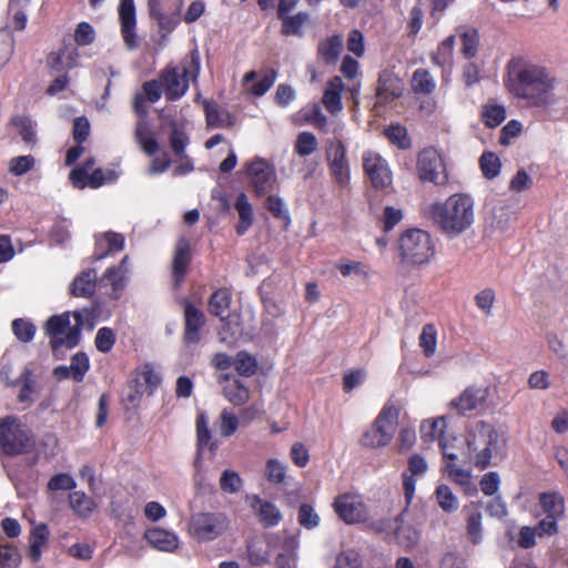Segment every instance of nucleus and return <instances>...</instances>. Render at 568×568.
<instances>
[{"label":"nucleus","instance_id":"obj_1","mask_svg":"<svg viewBox=\"0 0 568 568\" xmlns=\"http://www.w3.org/2000/svg\"><path fill=\"white\" fill-rule=\"evenodd\" d=\"M506 85L517 98L534 106L549 108L558 101L556 79L538 65L528 64L514 69Z\"/></svg>","mask_w":568,"mask_h":568},{"label":"nucleus","instance_id":"obj_2","mask_svg":"<svg viewBox=\"0 0 568 568\" xmlns=\"http://www.w3.org/2000/svg\"><path fill=\"white\" fill-rule=\"evenodd\" d=\"M466 446L463 453L465 459L483 470L496 465L497 459H503L506 438L494 425L478 420L467 429Z\"/></svg>","mask_w":568,"mask_h":568},{"label":"nucleus","instance_id":"obj_3","mask_svg":"<svg viewBox=\"0 0 568 568\" xmlns=\"http://www.w3.org/2000/svg\"><path fill=\"white\" fill-rule=\"evenodd\" d=\"M428 215L448 237H456L471 227L475 221V203L471 196L456 193L444 202L429 205Z\"/></svg>","mask_w":568,"mask_h":568},{"label":"nucleus","instance_id":"obj_4","mask_svg":"<svg viewBox=\"0 0 568 568\" xmlns=\"http://www.w3.org/2000/svg\"><path fill=\"white\" fill-rule=\"evenodd\" d=\"M90 316L91 313L88 310H82L50 317L45 324V332L51 337L52 348L75 347L79 344L84 321H88Z\"/></svg>","mask_w":568,"mask_h":568},{"label":"nucleus","instance_id":"obj_5","mask_svg":"<svg viewBox=\"0 0 568 568\" xmlns=\"http://www.w3.org/2000/svg\"><path fill=\"white\" fill-rule=\"evenodd\" d=\"M344 128V122H334L332 129L334 136L327 138L324 141L325 160L329 175L342 189L347 187L351 181V164L347 155V145L341 138Z\"/></svg>","mask_w":568,"mask_h":568},{"label":"nucleus","instance_id":"obj_6","mask_svg":"<svg viewBox=\"0 0 568 568\" xmlns=\"http://www.w3.org/2000/svg\"><path fill=\"white\" fill-rule=\"evenodd\" d=\"M36 447L32 432L16 415L0 418V455L14 457L31 453Z\"/></svg>","mask_w":568,"mask_h":568},{"label":"nucleus","instance_id":"obj_7","mask_svg":"<svg viewBox=\"0 0 568 568\" xmlns=\"http://www.w3.org/2000/svg\"><path fill=\"white\" fill-rule=\"evenodd\" d=\"M200 54L194 50L190 54V62L186 65H168L161 73V82L168 100L174 101L182 98L190 85V78L196 80L200 73Z\"/></svg>","mask_w":568,"mask_h":568},{"label":"nucleus","instance_id":"obj_8","mask_svg":"<svg viewBox=\"0 0 568 568\" xmlns=\"http://www.w3.org/2000/svg\"><path fill=\"white\" fill-rule=\"evenodd\" d=\"M230 527L229 517L222 511H197L190 517L187 531L199 542L215 540Z\"/></svg>","mask_w":568,"mask_h":568},{"label":"nucleus","instance_id":"obj_9","mask_svg":"<svg viewBox=\"0 0 568 568\" xmlns=\"http://www.w3.org/2000/svg\"><path fill=\"white\" fill-rule=\"evenodd\" d=\"M399 253L403 260L412 264H425L435 254V246L428 232L410 229L399 239Z\"/></svg>","mask_w":568,"mask_h":568},{"label":"nucleus","instance_id":"obj_10","mask_svg":"<svg viewBox=\"0 0 568 568\" xmlns=\"http://www.w3.org/2000/svg\"><path fill=\"white\" fill-rule=\"evenodd\" d=\"M398 415L395 406H385L373 425L363 434L361 445L366 448L386 446L396 432Z\"/></svg>","mask_w":568,"mask_h":568},{"label":"nucleus","instance_id":"obj_11","mask_svg":"<svg viewBox=\"0 0 568 568\" xmlns=\"http://www.w3.org/2000/svg\"><path fill=\"white\" fill-rule=\"evenodd\" d=\"M417 171L420 180L436 185H444L448 180L442 155L434 148L424 149L419 153Z\"/></svg>","mask_w":568,"mask_h":568},{"label":"nucleus","instance_id":"obj_12","mask_svg":"<svg viewBox=\"0 0 568 568\" xmlns=\"http://www.w3.org/2000/svg\"><path fill=\"white\" fill-rule=\"evenodd\" d=\"M363 169L376 190H386L393 184V173L387 161L377 152L367 150L362 155Z\"/></svg>","mask_w":568,"mask_h":568},{"label":"nucleus","instance_id":"obj_13","mask_svg":"<svg viewBox=\"0 0 568 568\" xmlns=\"http://www.w3.org/2000/svg\"><path fill=\"white\" fill-rule=\"evenodd\" d=\"M251 184L256 195L270 193L276 183V173L273 165L262 158H255L246 169Z\"/></svg>","mask_w":568,"mask_h":568},{"label":"nucleus","instance_id":"obj_14","mask_svg":"<svg viewBox=\"0 0 568 568\" xmlns=\"http://www.w3.org/2000/svg\"><path fill=\"white\" fill-rule=\"evenodd\" d=\"M334 509L339 518L347 524L363 523L368 517L366 505L362 497L355 494H344L336 497Z\"/></svg>","mask_w":568,"mask_h":568},{"label":"nucleus","instance_id":"obj_15","mask_svg":"<svg viewBox=\"0 0 568 568\" xmlns=\"http://www.w3.org/2000/svg\"><path fill=\"white\" fill-rule=\"evenodd\" d=\"M119 16L121 21V33L129 50L139 47V38L135 32L136 18L133 0H120Z\"/></svg>","mask_w":568,"mask_h":568},{"label":"nucleus","instance_id":"obj_16","mask_svg":"<svg viewBox=\"0 0 568 568\" xmlns=\"http://www.w3.org/2000/svg\"><path fill=\"white\" fill-rule=\"evenodd\" d=\"M376 529L382 531L393 529L396 540L404 547H413L419 540V532L412 525L405 524L404 514L396 516L394 521L381 520L376 524Z\"/></svg>","mask_w":568,"mask_h":568},{"label":"nucleus","instance_id":"obj_17","mask_svg":"<svg viewBox=\"0 0 568 568\" xmlns=\"http://www.w3.org/2000/svg\"><path fill=\"white\" fill-rule=\"evenodd\" d=\"M245 501L264 527H274L282 520V513L277 506L258 495H247Z\"/></svg>","mask_w":568,"mask_h":568},{"label":"nucleus","instance_id":"obj_18","mask_svg":"<svg viewBox=\"0 0 568 568\" xmlns=\"http://www.w3.org/2000/svg\"><path fill=\"white\" fill-rule=\"evenodd\" d=\"M428 469V464L426 459L418 455L414 454L408 459V469L403 473V489L407 504H410L415 490H416V477H422L426 474Z\"/></svg>","mask_w":568,"mask_h":568},{"label":"nucleus","instance_id":"obj_19","mask_svg":"<svg viewBox=\"0 0 568 568\" xmlns=\"http://www.w3.org/2000/svg\"><path fill=\"white\" fill-rule=\"evenodd\" d=\"M487 398V390L479 387H468L458 397L449 403V407L458 415L478 409L484 406Z\"/></svg>","mask_w":568,"mask_h":568},{"label":"nucleus","instance_id":"obj_20","mask_svg":"<svg viewBox=\"0 0 568 568\" xmlns=\"http://www.w3.org/2000/svg\"><path fill=\"white\" fill-rule=\"evenodd\" d=\"M90 368L89 357L83 352L75 353L70 361V365H60L53 369V375L58 381L71 378L77 383L83 381Z\"/></svg>","mask_w":568,"mask_h":568},{"label":"nucleus","instance_id":"obj_21","mask_svg":"<svg viewBox=\"0 0 568 568\" xmlns=\"http://www.w3.org/2000/svg\"><path fill=\"white\" fill-rule=\"evenodd\" d=\"M345 85L341 77H332L328 79L323 92L322 103L324 108L332 114H338L343 110L342 92Z\"/></svg>","mask_w":568,"mask_h":568},{"label":"nucleus","instance_id":"obj_22","mask_svg":"<svg viewBox=\"0 0 568 568\" xmlns=\"http://www.w3.org/2000/svg\"><path fill=\"white\" fill-rule=\"evenodd\" d=\"M79 53L77 48L65 45L58 52H51L47 58V65L52 72H67L77 65Z\"/></svg>","mask_w":568,"mask_h":568},{"label":"nucleus","instance_id":"obj_23","mask_svg":"<svg viewBox=\"0 0 568 568\" xmlns=\"http://www.w3.org/2000/svg\"><path fill=\"white\" fill-rule=\"evenodd\" d=\"M184 339L189 344H195L200 341V329L205 323L204 314L192 303H186L184 307Z\"/></svg>","mask_w":568,"mask_h":568},{"label":"nucleus","instance_id":"obj_24","mask_svg":"<svg viewBox=\"0 0 568 568\" xmlns=\"http://www.w3.org/2000/svg\"><path fill=\"white\" fill-rule=\"evenodd\" d=\"M220 383L223 384L224 397L231 404L242 406L248 400L250 390L240 379L225 374L220 377Z\"/></svg>","mask_w":568,"mask_h":568},{"label":"nucleus","instance_id":"obj_25","mask_svg":"<svg viewBox=\"0 0 568 568\" xmlns=\"http://www.w3.org/2000/svg\"><path fill=\"white\" fill-rule=\"evenodd\" d=\"M191 262V246L190 242L185 237H181L175 243L173 262H172V273L173 277L179 284L187 270V266Z\"/></svg>","mask_w":568,"mask_h":568},{"label":"nucleus","instance_id":"obj_26","mask_svg":"<svg viewBox=\"0 0 568 568\" xmlns=\"http://www.w3.org/2000/svg\"><path fill=\"white\" fill-rule=\"evenodd\" d=\"M463 511L466 515V531L468 538L471 542L479 544L483 539V515L480 505L478 503L471 501L470 504L464 506Z\"/></svg>","mask_w":568,"mask_h":568},{"label":"nucleus","instance_id":"obj_27","mask_svg":"<svg viewBox=\"0 0 568 568\" xmlns=\"http://www.w3.org/2000/svg\"><path fill=\"white\" fill-rule=\"evenodd\" d=\"M146 541L160 551H174L179 546L178 536L162 528L148 529L144 534Z\"/></svg>","mask_w":568,"mask_h":568},{"label":"nucleus","instance_id":"obj_28","mask_svg":"<svg viewBox=\"0 0 568 568\" xmlns=\"http://www.w3.org/2000/svg\"><path fill=\"white\" fill-rule=\"evenodd\" d=\"M203 106L205 111L206 125L209 128H230L234 124V116L221 108L216 102L204 100Z\"/></svg>","mask_w":568,"mask_h":568},{"label":"nucleus","instance_id":"obj_29","mask_svg":"<svg viewBox=\"0 0 568 568\" xmlns=\"http://www.w3.org/2000/svg\"><path fill=\"white\" fill-rule=\"evenodd\" d=\"M231 300L232 294L227 288H219L211 295L209 301V312L221 318L223 322V328H225L226 325H230L225 313L231 305Z\"/></svg>","mask_w":568,"mask_h":568},{"label":"nucleus","instance_id":"obj_30","mask_svg":"<svg viewBox=\"0 0 568 568\" xmlns=\"http://www.w3.org/2000/svg\"><path fill=\"white\" fill-rule=\"evenodd\" d=\"M398 82L399 80L389 72L379 75L376 94L381 102L387 103L400 95Z\"/></svg>","mask_w":568,"mask_h":568},{"label":"nucleus","instance_id":"obj_31","mask_svg":"<svg viewBox=\"0 0 568 568\" xmlns=\"http://www.w3.org/2000/svg\"><path fill=\"white\" fill-rule=\"evenodd\" d=\"M97 286V271L89 270L79 274L71 284V293L78 297L91 296Z\"/></svg>","mask_w":568,"mask_h":568},{"label":"nucleus","instance_id":"obj_32","mask_svg":"<svg viewBox=\"0 0 568 568\" xmlns=\"http://www.w3.org/2000/svg\"><path fill=\"white\" fill-rule=\"evenodd\" d=\"M196 444H197V457L195 464L199 465L201 460V454L204 448L210 450L216 449V442L212 439V434L207 425V418L204 414L199 415L196 419Z\"/></svg>","mask_w":568,"mask_h":568},{"label":"nucleus","instance_id":"obj_33","mask_svg":"<svg viewBox=\"0 0 568 568\" xmlns=\"http://www.w3.org/2000/svg\"><path fill=\"white\" fill-rule=\"evenodd\" d=\"M235 209L239 213L236 233L243 235L253 224V209L244 193H240L235 201Z\"/></svg>","mask_w":568,"mask_h":568},{"label":"nucleus","instance_id":"obj_34","mask_svg":"<svg viewBox=\"0 0 568 568\" xmlns=\"http://www.w3.org/2000/svg\"><path fill=\"white\" fill-rule=\"evenodd\" d=\"M124 237L120 233L106 232L100 237L97 239V248L102 251L101 253H97L94 258L102 260L109 253L119 252L123 248Z\"/></svg>","mask_w":568,"mask_h":568},{"label":"nucleus","instance_id":"obj_35","mask_svg":"<svg viewBox=\"0 0 568 568\" xmlns=\"http://www.w3.org/2000/svg\"><path fill=\"white\" fill-rule=\"evenodd\" d=\"M445 469L450 479L459 485L467 495H471L477 491L469 470H466L454 463H446Z\"/></svg>","mask_w":568,"mask_h":568},{"label":"nucleus","instance_id":"obj_36","mask_svg":"<svg viewBox=\"0 0 568 568\" xmlns=\"http://www.w3.org/2000/svg\"><path fill=\"white\" fill-rule=\"evenodd\" d=\"M434 497L437 505L444 513L453 514L459 508V500L453 493L452 488L446 484H439L435 491Z\"/></svg>","mask_w":568,"mask_h":568},{"label":"nucleus","instance_id":"obj_37","mask_svg":"<svg viewBox=\"0 0 568 568\" xmlns=\"http://www.w3.org/2000/svg\"><path fill=\"white\" fill-rule=\"evenodd\" d=\"M539 501L544 511L551 517L559 518L565 513V499L559 493H541Z\"/></svg>","mask_w":568,"mask_h":568},{"label":"nucleus","instance_id":"obj_38","mask_svg":"<svg viewBox=\"0 0 568 568\" xmlns=\"http://www.w3.org/2000/svg\"><path fill=\"white\" fill-rule=\"evenodd\" d=\"M318 150V141L313 132L302 131L294 142V151L301 158L314 154Z\"/></svg>","mask_w":568,"mask_h":568},{"label":"nucleus","instance_id":"obj_39","mask_svg":"<svg viewBox=\"0 0 568 568\" xmlns=\"http://www.w3.org/2000/svg\"><path fill=\"white\" fill-rule=\"evenodd\" d=\"M308 19L310 14L304 11H300L296 14L282 19V34L302 37L303 27L308 21Z\"/></svg>","mask_w":568,"mask_h":568},{"label":"nucleus","instance_id":"obj_40","mask_svg":"<svg viewBox=\"0 0 568 568\" xmlns=\"http://www.w3.org/2000/svg\"><path fill=\"white\" fill-rule=\"evenodd\" d=\"M343 50V38L332 36L318 45V52L327 63H334Z\"/></svg>","mask_w":568,"mask_h":568},{"label":"nucleus","instance_id":"obj_41","mask_svg":"<svg viewBox=\"0 0 568 568\" xmlns=\"http://www.w3.org/2000/svg\"><path fill=\"white\" fill-rule=\"evenodd\" d=\"M135 141L148 155H154L159 151V143L150 133L144 123H138L135 128Z\"/></svg>","mask_w":568,"mask_h":568},{"label":"nucleus","instance_id":"obj_42","mask_svg":"<svg viewBox=\"0 0 568 568\" xmlns=\"http://www.w3.org/2000/svg\"><path fill=\"white\" fill-rule=\"evenodd\" d=\"M171 128H172V131H171L170 139H169L170 146H171L173 153L179 159L182 160L185 158V149H186L187 144L190 143L189 135L175 122L171 123Z\"/></svg>","mask_w":568,"mask_h":568},{"label":"nucleus","instance_id":"obj_43","mask_svg":"<svg viewBox=\"0 0 568 568\" xmlns=\"http://www.w3.org/2000/svg\"><path fill=\"white\" fill-rule=\"evenodd\" d=\"M462 52L466 59H471L477 54L479 45V34L476 29L462 28Z\"/></svg>","mask_w":568,"mask_h":568},{"label":"nucleus","instance_id":"obj_44","mask_svg":"<svg viewBox=\"0 0 568 568\" xmlns=\"http://www.w3.org/2000/svg\"><path fill=\"white\" fill-rule=\"evenodd\" d=\"M436 83L430 73L425 69H417L413 73L412 88L414 92L430 94L435 90Z\"/></svg>","mask_w":568,"mask_h":568},{"label":"nucleus","instance_id":"obj_45","mask_svg":"<svg viewBox=\"0 0 568 568\" xmlns=\"http://www.w3.org/2000/svg\"><path fill=\"white\" fill-rule=\"evenodd\" d=\"M220 488L226 494H237L242 490L244 481L240 474L232 469H225L220 477Z\"/></svg>","mask_w":568,"mask_h":568},{"label":"nucleus","instance_id":"obj_46","mask_svg":"<svg viewBox=\"0 0 568 568\" xmlns=\"http://www.w3.org/2000/svg\"><path fill=\"white\" fill-rule=\"evenodd\" d=\"M126 272L128 270H121V267H109L104 273V277L112 286L111 296L114 300L120 297L121 292L126 284Z\"/></svg>","mask_w":568,"mask_h":568},{"label":"nucleus","instance_id":"obj_47","mask_svg":"<svg viewBox=\"0 0 568 568\" xmlns=\"http://www.w3.org/2000/svg\"><path fill=\"white\" fill-rule=\"evenodd\" d=\"M480 170L485 178H496L501 168V162L498 155L494 152H484L479 159Z\"/></svg>","mask_w":568,"mask_h":568},{"label":"nucleus","instance_id":"obj_48","mask_svg":"<svg viewBox=\"0 0 568 568\" xmlns=\"http://www.w3.org/2000/svg\"><path fill=\"white\" fill-rule=\"evenodd\" d=\"M419 346L422 347L425 356L430 357L435 354L437 346V332L434 325L427 324L423 327L419 336Z\"/></svg>","mask_w":568,"mask_h":568},{"label":"nucleus","instance_id":"obj_49","mask_svg":"<svg viewBox=\"0 0 568 568\" xmlns=\"http://www.w3.org/2000/svg\"><path fill=\"white\" fill-rule=\"evenodd\" d=\"M506 118V110L499 104H486L481 110V119L489 128L498 126Z\"/></svg>","mask_w":568,"mask_h":568},{"label":"nucleus","instance_id":"obj_50","mask_svg":"<svg viewBox=\"0 0 568 568\" xmlns=\"http://www.w3.org/2000/svg\"><path fill=\"white\" fill-rule=\"evenodd\" d=\"M233 366L239 374L252 376L257 369V362L251 354L239 352L234 357Z\"/></svg>","mask_w":568,"mask_h":568},{"label":"nucleus","instance_id":"obj_51","mask_svg":"<svg viewBox=\"0 0 568 568\" xmlns=\"http://www.w3.org/2000/svg\"><path fill=\"white\" fill-rule=\"evenodd\" d=\"M11 123L18 128L24 143L33 145L37 141L34 123L26 116H14Z\"/></svg>","mask_w":568,"mask_h":568},{"label":"nucleus","instance_id":"obj_52","mask_svg":"<svg viewBox=\"0 0 568 568\" xmlns=\"http://www.w3.org/2000/svg\"><path fill=\"white\" fill-rule=\"evenodd\" d=\"M20 381L23 382V386L18 395V400L20 403H33L34 395L38 394V388L34 381L31 379V371L29 368L22 372Z\"/></svg>","mask_w":568,"mask_h":568},{"label":"nucleus","instance_id":"obj_53","mask_svg":"<svg viewBox=\"0 0 568 568\" xmlns=\"http://www.w3.org/2000/svg\"><path fill=\"white\" fill-rule=\"evenodd\" d=\"M455 37H447L437 49V52L432 55L433 63L437 65H445L450 62L454 52Z\"/></svg>","mask_w":568,"mask_h":568},{"label":"nucleus","instance_id":"obj_54","mask_svg":"<svg viewBox=\"0 0 568 568\" xmlns=\"http://www.w3.org/2000/svg\"><path fill=\"white\" fill-rule=\"evenodd\" d=\"M136 377L138 384H144L145 389H148V396L153 395L154 390L161 383L160 375L149 365H145L142 371L136 374Z\"/></svg>","mask_w":568,"mask_h":568},{"label":"nucleus","instance_id":"obj_55","mask_svg":"<svg viewBox=\"0 0 568 568\" xmlns=\"http://www.w3.org/2000/svg\"><path fill=\"white\" fill-rule=\"evenodd\" d=\"M71 508L81 516L89 515L93 509V501L82 491H73L69 495Z\"/></svg>","mask_w":568,"mask_h":568},{"label":"nucleus","instance_id":"obj_56","mask_svg":"<svg viewBox=\"0 0 568 568\" xmlns=\"http://www.w3.org/2000/svg\"><path fill=\"white\" fill-rule=\"evenodd\" d=\"M265 476L274 484H281L286 477V465L275 458H271L265 465Z\"/></svg>","mask_w":568,"mask_h":568},{"label":"nucleus","instance_id":"obj_57","mask_svg":"<svg viewBox=\"0 0 568 568\" xmlns=\"http://www.w3.org/2000/svg\"><path fill=\"white\" fill-rule=\"evenodd\" d=\"M385 135L388 140L400 149H408L410 146V139L407 130L402 125H390L385 129Z\"/></svg>","mask_w":568,"mask_h":568},{"label":"nucleus","instance_id":"obj_58","mask_svg":"<svg viewBox=\"0 0 568 568\" xmlns=\"http://www.w3.org/2000/svg\"><path fill=\"white\" fill-rule=\"evenodd\" d=\"M12 331L19 341L28 343L34 337L36 326L29 321L17 318L12 322Z\"/></svg>","mask_w":568,"mask_h":568},{"label":"nucleus","instance_id":"obj_59","mask_svg":"<svg viewBox=\"0 0 568 568\" xmlns=\"http://www.w3.org/2000/svg\"><path fill=\"white\" fill-rule=\"evenodd\" d=\"M298 523L306 529H313L320 525V516L308 504H302L298 509Z\"/></svg>","mask_w":568,"mask_h":568},{"label":"nucleus","instance_id":"obj_60","mask_svg":"<svg viewBox=\"0 0 568 568\" xmlns=\"http://www.w3.org/2000/svg\"><path fill=\"white\" fill-rule=\"evenodd\" d=\"M36 160L32 155L17 156L10 160L9 171L17 176L23 175L34 166Z\"/></svg>","mask_w":568,"mask_h":568},{"label":"nucleus","instance_id":"obj_61","mask_svg":"<svg viewBox=\"0 0 568 568\" xmlns=\"http://www.w3.org/2000/svg\"><path fill=\"white\" fill-rule=\"evenodd\" d=\"M115 343V334L109 327H102L98 331L94 339L95 347L102 353L111 351Z\"/></svg>","mask_w":568,"mask_h":568},{"label":"nucleus","instance_id":"obj_62","mask_svg":"<svg viewBox=\"0 0 568 568\" xmlns=\"http://www.w3.org/2000/svg\"><path fill=\"white\" fill-rule=\"evenodd\" d=\"M75 486L73 477L65 473L54 475L48 483V489L51 491L72 490Z\"/></svg>","mask_w":568,"mask_h":568},{"label":"nucleus","instance_id":"obj_63","mask_svg":"<svg viewBox=\"0 0 568 568\" xmlns=\"http://www.w3.org/2000/svg\"><path fill=\"white\" fill-rule=\"evenodd\" d=\"M266 207L277 219L290 221V214L284 200L277 195H268Z\"/></svg>","mask_w":568,"mask_h":568},{"label":"nucleus","instance_id":"obj_64","mask_svg":"<svg viewBox=\"0 0 568 568\" xmlns=\"http://www.w3.org/2000/svg\"><path fill=\"white\" fill-rule=\"evenodd\" d=\"M21 556L18 549L10 545H0V568L19 565Z\"/></svg>","mask_w":568,"mask_h":568}]
</instances>
